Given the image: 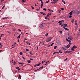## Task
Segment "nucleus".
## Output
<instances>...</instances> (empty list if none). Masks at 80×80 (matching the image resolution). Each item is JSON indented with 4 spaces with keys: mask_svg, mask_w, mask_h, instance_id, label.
Segmentation results:
<instances>
[{
    "mask_svg": "<svg viewBox=\"0 0 80 80\" xmlns=\"http://www.w3.org/2000/svg\"><path fill=\"white\" fill-rule=\"evenodd\" d=\"M52 37H49L48 38V39H47L46 42H50L51 40H52Z\"/></svg>",
    "mask_w": 80,
    "mask_h": 80,
    "instance_id": "1",
    "label": "nucleus"
},
{
    "mask_svg": "<svg viewBox=\"0 0 80 80\" xmlns=\"http://www.w3.org/2000/svg\"><path fill=\"white\" fill-rule=\"evenodd\" d=\"M71 52H72V51H64V53H71Z\"/></svg>",
    "mask_w": 80,
    "mask_h": 80,
    "instance_id": "2",
    "label": "nucleus"
},
{
    "mask_svg": "<svg viewBox=\"0 0 80 80\" xmlns=\"http://www.w3.org/2000/svg\"><path fill=\"white\" fill-rule=\"evenodd\" d=\"M41 28H44L43 24L42 23L41 25Z\"/></svg>",
    "mask_w": 80,
    "mask_h": 80,
    "instance_id": "3",
    "label": "nucleus"
},
{
    "mask_svg": "<svg viewBox=\"0 0 80 80\" xmlns=\"http://www.w3.org/2000/svg\"><path fill=\"white\" fill-rule=\"evenodd\" d=\"M40 13H41V14H42L43 15H47V14H46V13H44L43 12H40Z\"/></svg>",
    "mask_w": 80,
    "mask_h": 80,
    "instance_id": "4",
    "label": "nucleus"
},
{
    "mask_svg": "<svg viewBox=\"0 0 80 80\" xmlns=\"http://www.w3.org/2000/svg\"><path fill=\"white\" fill-rule=\"evenodd\" d=\"M68 38L69 40H72V39H73V38H72V37L70 36L68 37Z\"/></svg>",
    "mask_w": 80,
    "mask_h": 80,
    "instance_id": "5",
    "label": "nucleus"
},
{
    "mask_svg": "<svg viewBox=\"0 0 80 80\" xmlns=\"http://www.w3.org/2000/svg\"><path fill=\"white\" fill-rule=\"evenodd\" d=\"M69 47H70V44H69L67 45L66 48H69Z\"/></svg>",
    "mask_w": 80,
    "mask_h": 80,
    "instance_id": "6",
    "label": "nucleus"
},
{
    "mask_svg": "<svg viewBox=\"0 0 80 80\" xmlns=\"http://www.w3.org/2000/svg\"><path fill=\"white\" fill-rule=\"evenodd\" d=\"M55 53H59V52H55L53 53V55H54V54H55Z\"/></svg>",
    "mask_w": 80,
    "mask_h": 80,
    "instance_id": "7",
    "label": "nucleus"
},
{
    "mask_svg": "<svg viewBox=\"0 0 80 80\" xmlns=\"http://www.w3.org/2000/svg\"><path fill=\"white\" fill-rule=\"evenodd\" d=\"M66 40H67V41L68 42H71V41L68 40V38H66Z\"/></svg>",
    "mask_w": 80,
    "mask_h": 80,
    "instance_id": "8",
    "label": "nucleus"
},
{
    "mask_svg": "<svg viewBox=\"0 0 80 80\" xmlns=\"http://www.w3.org/2000/svg\"><path fill=\"white\" fill-rule=\"evenodd\" d=\"M72 48H77V46L74 45L73 46Z\"/></svg>",
    "mask_w": 80,
    "mask_h": 80,
    "instance_id": "9",
    "label": "nucleus"
},
{
    "mask_svg": "<svg viewBox=\"0 0 80 80\" xmlns=\"http://www.w3.org/2000/svg\"><path fill=\"white\" fill-rule=\"evenodd\" d=\"M18 78L20 79H21V75L20 74L19 75Z\"/></svg>",
    "mask_w": 80,
    "mask_h": 80,
    "instance_id": "10",
    "label": "nucleus"
},
{
    "mask_svg": "<svg viewBox=\"0 0 80 80\" xmlns=\"http://www.w3.org/2000/svg\"><path fill=\"white\" fill-rule=\"evenodd\" d=\"M72 12H73L72 11H71V12H70L69 14H70V16L72 15Z\"/></svg>",
    "mask_w": 80,
    "mask_h": 80,
    "instance_id": "11",
    "label": "nucleus"
},
{
    "mask_svg": "<svg viewBox=\"0 0 80 80\" xmlns=\"http://www.w3.org/2000/svg\"><path fill=\"white\" fill-rule=\"evenodd\" d=\"M48 11H49L50 12H53V11L51 9H48Z\"/></svg>",
    "mask_w": 80,
    "mask_h": 80,
    "instance_id": "12",
    "label": "nucleus"
},
{
    "mask_svg": "<svg viewBox=\"0 0 80 80\" xmlns=\"http://www.w3.org/2000/svg\"><path fill=\"white\" fill-rule=\"evenodd\" d=\"M16 69L18 70V71H19V70H20V68H19V67H17L16 68Z\"/></svg>",
    "mask_w": 80,
    "mask_h": 80,
    "instance_id": "13",
    "label": "nucleus"
},
{
    "mask_svg": "<svg viewBox=\"0 0 80 80\" xmlns=\"http://www.w3.org/2000/svg\"><path fill=\"white\" fill-rule=\"evenodd\" d=\"M36 64L37 65V66H40L41 65V63L40 62L38 64Z\"/></svg>",
    "mask_w": 80,
    "mask_h": 80,
    "instance_id": "14",
    "label": "nucleus"
},
{
    "mask_svg": "<svg viewBox=\"0 0 80 80\" xmlns=\"http://www.w3.org/2000/svg\"><path fill=\"white\" fill-rule=\"evenodd\" d=\"M74 20L75 19H72L71 21L72 23H73V22H74Z\"/></svg>",
    "mask_w": 80,
    "mask_h": 80,
    "instance_id": "15",
    "label": "nucleus"
},
{
    "mask_svg": "<svg viewBox=\"0 0 80 80\" xmlns=\"http://www.w3.org/2000/svg\"><path fill=\"white\" fill-rule=\"evenodd\" d=\"M27 62L28 63H30L31 62V61L29 60H28Z\"/></svg>",
    "mask_w": 80,
    "mask_h": 80,
    "instance_id": "16",
    "label": "nucleus"
},
{
    "mask_svg": "<svg viewBox=\"0 0 80 80\" xmlns=\"http://www.w3.org/2000/svg\"><path fill=\"white\" fill-rule=\"evenodd\" d=\"M51 3H53L54 4H55V3H57V2H51Z\"/></svg>",
    "mask_w": 80,
    "mask_h": 80,
    "instance_id": "17",
    "label": "nucleus"
},
{
    "mask_svg": "<svg viewBox=\"0 0 80 80\" xmlns=\"http://www.w3.org/2000/svg\"><path fill=\"white\" fill-rule=\"evenodd\" d=\"M2 43H0V47L1 48H2Z\"/></svg>",
    "mask_w": 80,
    "mask_h": 80,
    "instance_id": "18",
    "label": "nucleus"
},
{
    "mask_svg": "<svg viewBox=\"0 0 80 80\" xmlns=\"http://www.w3.org/2000/svg\"><path fill=\"white\" fill-rule=\"evenodd\" d=\"M16 62L14 61L13 62L14 65H16Z\"/></svg>",
    "mask_w": 80,
    "mask_h": 80,
    "instance_id": "19",
    "label": "nucleus"
},
{
    "mask_svg": "<svg viewBox=\"0 0 80 80\" xmlns=\"http://www.w3.org/2000/svg\"><path fill=\"white\" fill-rule=\"evenodd\" d=\"M49 2H50V1H49V0H48V1L45 2V3H48Z\"/></svg>",
    "mask_w": 80,
    "mask_h": 80,
    "instance_id": "20",
    "label": "nucleus"
},
{
    "mask_svg": "<svg viewBox=\"0 0 80 80\" xmlns=\"http://www.w3.org/2000/svg\"><path fill=\"white\" fill-rule=\"evenodd\" d=\"M30 54L31 55H33V54L32 53V52L31 51L30 52Z\"/></svg>",
    "mask_w": 80,
    "mask_h": 80,
    "instance_id": "21",
    "label": "nucleus"
},
{
    "mask_svg": "<svg viewBox=\"0 0 80 80\" xmlns=\"http://www.w3.org/2000/svg\"><path fill=\"white\" fill-rule=\"evenodd\" d=\"M74 48H72L71 49V50H72V51H75V50L74 49Z\"/></svg>",
    "mask_w": 80,
    "mask_h": 80,
    "instance_id": "22",
    "label": "nucleus"
},
{
    "mask_svg": "<svg viewBox=\"0 0 80 80\" xmlns=\"http://www.w3.org/2000/svg\"><path fill=\"white\" fill-rule=\"evenodd\" d=\"M64 25L65 26V27H67V25H68V24H64Z\"/></svg>",
    "mask_w": 80,
    "mask_h": 80,
    "instance_id": "23",
    "label": "nucleus"
},
{
    "mask_svg": "<svg viewBox=\"0 0 80 80\" xmlns=\"http://www.w3.org/2000/svg\"><path fill=\"white\" fill-rule=\"evenodd\" d=\"M40 70V68H39L38 69H37V70H34L35 72V71H37L38 70Z\"/></svg>",
    "mask_w": 80,
    "mask_h": 80,
    "instance_id": "24",
    "label": "nucleus"
},
{
    "mask_svg": "<svg viewBox=\"0 0 80 80\" xmlns=\"http://www.w3.org/2000/svg\"><path fill=\"white\" fill-rule=\"evenodd\" d=\"M57 46H55L54 47V49H56V48H57Z\"/></svg>",
    "mask_w": 80,
    "mask_h": 80,
    "instance_id": "25",
    "label": "nucleus"
},
{
    "mask_svg": "<svg viewBox=\"0 0 80 80\" xmlns=\"http://www.w3.org/2000/svg\"><path fill=\"white\" fill-rule=\"evenodd\" d=\"M5 5H4L3 7L2 8V9H3V8H5Z\"/></svg>",
    "mask_w": 80,
    "mask_h": 80,
    "instance_id": "26",
    "label": "nucleus"
},
{
    "mask_svg": "<svg viewBox=\"0 0 80 80\" xmlns=\"http://www.w3.org/2000/svg\"><path fill=\"white\" fill-rule=\"evenodd\" d=\"M23 53H22V52H21L20 53V55H22Z\"/></svg>",
    "mask_w": 80,
    "mask_h": 80,
    "instance_id": "27",
    "label": "nucleus"
},
{
    "mask_svg": "<svg viewBox=\"0 0 80 80\" xmlns=\"http://www.w3.org/2000/svg\"><path fill=\"white\" fill-rule=\"evenodd\" d=\"M64 30H68H68L69 29L67 28H64Z\"/></svg>",
    "mask_w": 80,
    "mask_h": 80,
    "instance_id": "28",
    "label": "nucleus"
},
{
    "mask_svg": "<svg viewBox=\"0 0 80 80\" xmlns=\"http://www.w3.org/2000/svg\"><path fill=\"white\" fill-rule=\"evenodd\" d=\"M22 2H26V0H22Z\"/></svg>",
    "mask_w": 80,
    "mask_h": 80,
    "instance_id": "29",
    "label": "nucleus"
},
{
    "mask_svg": "<svg viewBox=\"0 0 80 80\" xmlns=\"http://www.w3.org/2000/svg\"><path fill=\"white\" fill-rule=\"evenodd\" d=\"M43 10H44V11H46V10H47V8H44L43 9Z\"/></svg>",
    "mask_w": 80,
    "mask_h": 80,
    "instance_id": "30",
    "label": "nucleus"
},
{
    "mask_svg": "<svg viewBox=\"0 0 80 80\" xmlns=\"http://www.w3.org/2000/svg\"><path fill=\"white\" fill-rule=\"evenodd\" d=\"M59 53H62V51H61V50H60L59 51Z\"/></svg>",
    "mask_w": 80,
    "mask_h": 80,
    "instance_id": "31",
    "label": "nucleus"
},
{
    "mask_svg": "<svg viewBox=\"0 0 80 80\" xmlns=\"http://www.w3.org/2000/svg\"><path fill=\"white\" fill-rule=\"evenodd\" d=\"M48 17H47V16H46V17L45 18V19H47Z\"/></svg>",
    "mask_w": 80,
    "mask_h": 80,
    "instance_id": "32",
    "label": "nucleus"
},
{
    "mask_svg": "<svg viewBox=\"0 0 80 80\" xmlns=\"http://www.w3.org/2000/svg\"><path fill=\"white\" fill-rule=\"evenodd\" d=\"M5 18L6 19H7V18H7V17H5V18H2V19H5Z\"/></svg>",
    "mask_w": 80,
    "mask_h": 80,
    "instance_id": "33",
    "label": "nucleus"
},
{
    "mask_svg": "<svg viewBox=\"0 0 80 80\" xmlns=\"http://www.w3.org/2000/svg\"><path fill=\"white\" fill-rule=\"evenodd\" d=\"M53 1H54V2H57L58 1V0H52Z\"/></svg>",
    "mask_w": 80,
    "mask_h": 80,
    "instance_id": "34",
    "label": "nucleus"
},
{
    "mask_svg": "<svg viewBox=\"0 0 80 80\" xmlns=\"http://www.w3.org/2000/svg\"><path fill=\"white\" fill-rule=\"evenodd\" d=\"M53 44H54V43H52L51 44V46H52Z\"/></svg>",
    "mask_w": 80,
    "mask_h": 80,
    "instance_id": "35",
    "label": "nucleus"
},
{
    "mask_svg": "<svg viewBox=\"0 0 80 80\" xmlns=\"http://www.w3.org/2000/svg\"><path fill=\"white\" fill-rule=\"evenodd\" d=\"M44 67L43 66H42L40 68H40V69L43 68Z\"/></svg>",
    "mask_w": 80,
    "mask_h": 80,
    "instance_id": "36",
    "label": "nucleus"
},
{
    "mask_svg": "<svg viewBox=\"0 0 80 80\" xmlns=\"http://www.w3.org/2000/svg\"><path fill=\"white\" fill-rule=\"evenodd\" d=\"M49 15H50V14L49 13H48L47 16V17H49Z\"/></svg>",
    "mask_w": 80,
    "mask_h": 80,
    "instance_id": "37",
    "label": "nucleus"
},
{
    "mask_svg": "<svg viewBox=\"0 0 80 80\" xmlns=\"http://www.w3.org/2000/svg\"><path fill=\"white\" fill-rule=\"evenodd\" d=\"M20 38V37L19 36L17 37V38H18V39Z\"/></svg>",
    "mask_w": 80,
    "mask_h": 80,
    "instance_id": "38",
    "label": "nucleus"
},
{
    "mask_svg": "<svg viewBox=\"0 0 80 80\" xmlns=\"http://www.w3.org/2000/svg\"><path fill=\"white\" fill-rule=\"evenodd\" d=\"M18 31H19V32H21L22 31V30H20V29H18Z\"/></svg>",
    "mask_w": 80,
    "mask_h": 80,
    "instance_id": "39",
    "label": "nucleus"
},
{
    "mask_svg": "<svg viewBox=\"0 0 80 80\" xmlns=\"http://www.w3.org/2000/svg\"><path fill=\"white\" fill-rule=\"evenodd\" d=\"M15 47L14 46V47H12V48H11L10 49H12V48H15Z\"/></svg>",
    "mask_w": 80,
    "mask_h": 80,
    "instance_id": "40",
    "label": "nucleus"
},
{
    "mask_svg": "<svg viewBox=\"0 0 80 80\" xmlns=\"http://www.w3.org/2000/svg\"><path fill=\"white\" fill-rule=\"evenodd\" d=\"M67 59H68V58H66V59H65L64 60V61H66V60H67Z\"/></svg>",
    "mask_w": 80,
    "mask_h": 80,
    "instance_id": "41",
    "label": "nucleus"
},
{
    "mask_svg": "<svg viewBox=\"0 0 80 80\" xmlns=\"http://www.w3.org/2000/svg\"><path fill=\"white\" fill-rule=\"evenodd\" d=\"M61 21H59L58 22V23H61Z\"/></svg>",
    "mask_w": 80,
    "mask_h": 80,
    "instance_id": "42",
    "label": "nucleus"
},
{
    "mask_svg": "<svg viewBox=\"0 0 80 80\" xmlns=\"http://www.w3.org/2000/svg\"><path fill=\"white\" fill-rule=\"evenodd\" d=\"M37 64H36L35 65H34V67H37Z\"/></svg>",
    "mask_w": 80,
    "mask_h": 80,
    "instance_id": "43",
    "label": "nucleus"
},
{
    "mask_svg": "<svg viewBox=\"0 0 80 80\" xmlns=\"http://www.w3.org/2000/svg\"><path fill=\"white\" fill-rule=\"evenodd\" d=\"M63 3H64V4L65 5V4H66V3H65V1H63Z\"/></svg>",
    "mask_w": 80,
    "mask_h": 80,
    "instance_id": "44",
    "label": "nucleus"
},
{
    "mask_svg": "<svg viewBox=\"0 0 80 80\" xmlns=\"http://www.w3.org/2000/svg\"><path fill=\"white\" fill-rule=\"evenodd\" d=\"M61 9L62 10H64V8H61Z\"/></svg>",
    "mask_w": 80,
    "mask_h": 80,
    "instance_id": "45",
    "label": "nucleus"
},
{
    "mask_svg": "<svg viewBox=\"0 0 80 80\" xmlns=\"http://www.w3.org/2000/svg\"><path fill=\"white\" fill-rule=\"evenodd\" d=\"M26 51H27V52L29 51V50H28V49H26Z\"/></svg>",
    "mask_w": 80,
    "mask_h": 80,
    "instance_id": "46",
    "label": "nucleus"
},
{
    "mask_svg": "<svg viewBox=\"0 0 80 80\" xmlns=\"http://www.w3.org/2000/svg\"><path fill=\"white\" fill-rule=\"evenodd\" d=\"M43 5L41 4V8H42V7H43Z\"/></svg>",
    "mask_w": 80,
    "mask_h": 80,
    "instance_id": "47",
    "label": "nucleus"
},
{
    "mask_svg": "<svg viewBox=\"0 0 80 80\" xmlns=\"http://www.w3.org/2000/svg\"><path fill=\"white\" fill-rule=\"evenodd\" d=\"M31 8H32V9H34V8L33 7L31 6Z\"/></svg>",
    "mask_w": 80,
    "mask_h": 80,
    "instance_id": "48",
    "label": "nucleus"
},
{
    "mask_svg": "<svg viewBox=\"0 0 80 80\" xmlns=\"http://www.w3.org/2000/svg\"><path fill=\"white\" fill-rule=\"evenodd\" d=\"M41 5H43V2H41Z\"/></svg>",
    "mask_w": 80,
    "mask_h": 80,
    "instance_id": "49",
    "label": "nucleus"
},
{
    "mask_svg": "<svg viewBox=\"0 0 80 80\" xmlns=\"http://www.w3.org/2000/svg\"><path fill=\"white\" fill-rule=\"evenodd\" d=\"M22 58H23L24 60H25V58L24 57H22Z\"/></svg>",
    "mask_w": 80,
    "mask_h": 80,
    "instance_id": "50",
    "label": "nucleus"
},
{
    "mask_svg": "<svg viewBox=\"0 0 80 80\" xmlns=\"http://www.w3.org/2000/svg\"><path fill=\"white\" fill-rule=\"evenodd\" d=\"M60 33H62V31H59Z\"/></svg>",
    "mask_w": 80,
    "mask_h": 80,
    "instance_id": "51",
    "label": "nucleus"
},
{
    "mask_svg": "<svg viewBox=\"0 0 80 80\" xmlns=\"http://www.w3.org/2000/svg\"><path fill=\"white\" fill-rule=\"evenodd\" d=\"M62 23L61 22L59 23V25H62Z\"/></svg>",
    "mask_w": 80,
    "mask_h": 80,
    "instance_id": "52",
    "label": "nucleus"
},
{
    "mask_svg": "<svg viewBox=\"0 0 80 80\" xmlns=\"http://www.w3.org/2000/svg\"><path fill=\"white\" fill-rule=\"evenodd\" d=\"M14 43V47H15V44H17V43L15 42Z\"/></svg>",
    "mask_w": 80,
    "mask_h": 80,
    "instance_id": "53",
    "label": "nucleus"
},
{
    "mask_svg": "<svg viewBox=\"0 0 80 80\" xmlns=\"http://www.w3.org/2000/svg\"><path fill=\"white\" fill-rule=\"evenodd\" d=\"M48 35V33H47L45 35H46V36H47Z\"/></svg>",
    "mask_w": 80,
    "mask_h": 80,
    "instance_id": "54",
    "label": "nucleus"
},
{
    "mask_svg": "<svg viewBox=\"0 0 80 80\" xmlns=\"http://www.w3.org/2000/svg\"><path fill=\"white\" fill-rule=\"evenodd\" d=\"M61 22H64V20H62L61 21Z\"/></svg>",
    "mask_w": 80,
    "mask_h": 80,
    "instance_id": "55",
    "label": "nucleus"
},
{
    "mask_svg": "<svg viewBox=\"0 0 80 80\" xmlns=\"http://www.w3.org/2000/svg\"><path fill=\"white\" fill-rule=\"evenodd\" d=\"M69 45H72V43H71V42H69Z\"/></svg>",
    "mask_w": 80,
    "mask_h": 80,
    "instance_id": "56",
    "label": "nucleus"
},
{
    "mask_svg": "<svg viewBox=\"0 0 80 80\" xmlns=\"http://www.w3.org/2000/svg\"><path fill=\"white\" fill-rule=\"evenodd\" d=\"M75 25H77V23L76 22H75Z\"/></svg>",
    "mask_w": 80,
    "mask_h": 80,
    "instance_id": "57",
    "label": "nucleus"
},
{
    "mask_svg": "<svg viewBox=\"0 0 80 80\" xmlns=\"http://www.w3.org/2000/svg\"><path fill=\"white\" fill-rule=\"evenodd\" d=\"M36 47H37V50H38V46H37Z\"/></svg>",
    "mask_w": 80,
    "mask_h": 80,
    "instance_id": "58",
    "label": "nucleus"
},
{
    "mask_svg": "<svg viewBox=\"0 0 80 80\" xmlns=\"http://www.w3.org/2000/svg\"><path fill=\"white\" fill-rule=\"evenodd\" d=\"M48 62H49V61H48L46 62V63H48Z\"/></svg>",
    "mask_w": 80,
    "mask_h": 80,
    "instance_id": "59",
    "label": "nucleus"
},
{
    "mask_svg": "<svg viewBox=\"0 0 80 80\" xmlns=\"http://www.w3.org/2000/svg\"><path fill=\"white\" fill-rule=\"evenodd\" d=\"M40 0V1H41V3L43 2V1H42V0Z\"/></svg>",
    "mask_w": 80,
    "mask_h": 80,
    "instance_id": "60",
    "label": "nucleus"
},
{
    "mask_svg": "<svg viewBox=\"0 0 80 80\" xmlns=\"http://www.w3.org/2000/svg\"><path fill=\"white\" fill-rule=\"evenodd\" d=\"M28 43H29V42H26V43H27V44H28Z\"/></svg>",
    "mask_w": 80,
    "mask_h": 80,
    "instance_id": "61",
    "label": "nucleus"
},
{
    "mask_svg": "<svg viewBox=\"0 0 80 80\" xmlns=\"http://www.w3.org/2000/svg\"><path fill=\"white\" fill-rule=\"evenodd\" d=\"M72 16H69V18H72Z\"/></svg>",
    "mask_w": 80,
    "mask_h": 80,
    "instance_id": "62",
    "label": "nucleus"
},
{
    "mask_svg": "<svg viewBox=\"0 0 80 80\" xmlns=\"http://www.w3.org/2000/svg\"><path fill=\"white\" fill-rule=\"evenodd\" d=\"M1 2H3V0H1Z\"/></svg>",
    "mask_w": 80,
    "mask_h": 80,
    "instance_id": "63",
    "label": "nucleus"
},
{
    "mask_svg": "<svg viewBox=\"0 0 80 80\" xmlns=\"http://www.w3.org/2000/svg\"><path fill=\"white\" fill-rule=\"evenodd\" d=\"M36 10L38 11V10H39V9H36Z\"/></svg>",
    "mask_w": 80,
    "mask_h": 80,
    "instance_id": "64",
    "label": "nucleus"
}]
</instances>
